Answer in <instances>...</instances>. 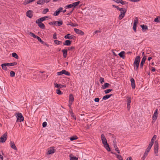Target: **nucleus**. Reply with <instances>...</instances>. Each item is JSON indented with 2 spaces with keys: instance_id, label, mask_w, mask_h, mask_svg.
Instances as JSON below:
<instances>
[{
  "instance_id": "2",
  "label": "nucleus",
  "mask_w": 160,
  "mask_h": 160,
  "mask_svg": "<svg viewBox=\"0 0 160 160\" xmlns=\"http://www.w3.org/2000/svg\"><path fill=\"white\" fill-rule=\"evenodd\" d=\"M120 11V14L119 15L118 18L119 20L122 19L125 16V14L127 11V10L124 8L122 10Z\"/></svg>"
},
{
  "instance_id": "34",
  "label": "nucleus",
  "mask_w": 160,
  "mask_h": 160,
  "mask_svg": "<svg viewBox=\"0 0 160 160\" xmlns=\"http://www.w3.org/2000/svg\"><path fill=\"white\" fill-rule=\"evenodd\" d=\"M154 21L155 22H160V17H158L156 18L154 20Z\"/></svg>"
},
{
  "instance_id": "32",
  "label": "nucleus",
  "mask_w": 160,
  "mask_h": 160,
  "mask_svg": "<svg viewBox=\"0 0 160 160\" xmlns=\"http://www.w3.org/2000/svg\"><path fill=\"white\" fill-rule=\"evenodd\" d=\"M141 26L142 29L143 30H147L148 29V27L147 25H141Z\"/></svg>"
},
{
  "instance_id": "15",
  "label": "nucleus",
  "mask_w": 160,
  "mask_h": 160,
  "mask_svg": "<svg viewBox=\"0 0 160 160\" xmlns=\"http://www.w3.org/2000/svg\"><path fill=\"white\" fill-rule=\"evenodd\" d=\"M71 41L69 40H66L63 43L64 45L69 46L71 45Z\"/></svg>"
},
{
  "instance_id": "29",
  "label": "nucleus",
  "mask_w": 160,
  "mask_h": 160,
  "mask_svg": "<svg viewBox=\"0 0 160 160\" xmlns=\"http://www.w3.org/2000/svg\"><path fill=\"white\" fill-rule=\"evenodd\" d=\"M131 101V98H128L127 99V104L128 105H130Z\"/></svg>"
},
{
  "instance_id": "14",
  "label": "nucleus",
  "mask_w": 160,
  "mask_h": 160,
  "mask_svg": "<svg viewBox=\"0 0 160 160\" xmlns=\"http://www.w3.org/2000/svg\"><path fill=\"white\" fill-rule=\"evenodd\" d=\"M54 86L55 87L58 88L66 87V86L64 85L58 84L57 83H54Z\"/></svg>"
},
{
  "instance_id": "43",
  "label": "nucleus",
  "mask_w": 160,
  "mask_h": 160,
  "mask_svg": "<svg viewBox=\"0 0 160 160\" xmlns=\"http://www.w3.org/2000/svg\"><path fill=\"white\" fill-rule=\"evenodd\" d=\"M56 91V92L58 94L61 95L62 94V92L60 91L59 89H57Z\"/></svg>"
},
{
  "instance_id": "25",
  "label": "nucleus",
  "mask_w": 160,
  "mask_h": 160,
  "mask_svg": "<svg viewBox=\"0 0 160 160\" xmlns=\"http://www.w3.org/2000/svg\"><path fill=\"white\" fill-rule=\"evenodd\" d=\"M39 27L42 29H45V26L43 23H41L40 24H38Z\"/></svg>"
},
{
  "instance_id": "19",
  "label": "nucleus",
  "mask_w": 160,
  "mask_h": 160,
  "mask_svg": "<svg viewBox=\"0 0 160 160\" xmlns=\"http://www.w3.org/2000/svg\"><path fill=\"white\" fill-rule=\"evenodd\" d=\"M125 52L122 51L121 52H120V53H119L118 55L120 57L122 58H124V55H125Z\"/></svg>"
},
{
  "instance_id": "11",
  "label": "nucleus",
  "mask_w": 160,
  "mask_h": 160,
  "mask_svg": "<svg viewBox=\"0 0 160 160\" xmlns=\"http://www.w3.org/2000/svg\"><path fill=\"white\" fill-rule=\"evenodd\" d=\"M54 25L56 26H60L62 24L63 22L62 21H55Z\"/></svg>"
},
{
  "instance_id": "5",
  "label": "nucleus",
  "mask_w": 160,
  "mask_h": 160,
  "mask_svg": "<svg viewBox=\"0 0 160 160\" xmlns=\"http://www.w3.org/2000/svg\"><path fill=\"white\" fill-rule=\"evenodd\" d=\"M74 98L73 97V95L72 94H71L69 95V104L68 106L70 108L71 105L72 104V102L74 101Z\"/></svg>"
},
{
  "instance_id": "18",
  "label": "nucleus",
  "mask_w": 160,
  "mask_h": 160,
  "mask_svg": "<svg viewBox=\"0 0 160 160\" xmlns=\"http://www.w3.org/2000/svg\"><path fill=\"white\" fill-rule=\"evenodd\" d=\"M55 152V150L53 148H52V149L49 150L48 151V154L49 155L50 154H52Z\"/></svg>"
},
{
  "instance_id": "45",
  "label": "nucleus",
  "mask_w": 160,
  "mask_h": 160,
  "mask_svg": "<svg viewBox=\"0 0 160 160\" xmlns=\"http://www.w3.org/2000/svg\"><path fill=\"white\" fill-rule=\"evenodd\" d=\"M15 73L13 71H11L10 72V76L11 77H13L15 76Z\"/></svg>"
},
{
  "instance_id": "41",
  "label": "nucleus",
  "mask_w": 160,
  "mask_h": 160,
  "mask_svg": "<svg viewBox=\"0 0 160 160\" xmlns=\"http://www.w3.org/2000/svg\"><path fill=\"white\" fill-rule=\"evenodd\" d=\"M60 12H59V11L58 9L57 10H56L54 12L53 15L55 16H58L59 13Z\"/></svg>"
},
{
  "instance_id": "17",
  "label": "nucleus",
  "mask_w": 160,
  "mask_h": 160,
  "mask_svg": "<svg viewBox=\"0 0 160 160\" xmlns=\"http://www.w3.org/2000/svg\"><path fill=\"white\" fill-rule=\"evenodd\" d=\"M7 66V63H3L1 65L2 69L4 70H7V68L6 67Z\"/></svg>"
},
{
  "instance_id": "55",
  "label": "nucleus",
  "mask_w": 160,
  "mask_h": 160,
  "mask_svg": "<svg viewBox=\"0 0 160 160\" xmlns=\"http://www.w3.org/2000/svg\"><path fill=\"white\" fill-rule=\"evenodd\" d=\"M131 86L132 89H134L135 88V83H131Z\"/></svg>"
},
{
  "instance_id": "63",
  "label": "nucleus",
  "mask_w": 160,
  "mask_h": 160,
  "mask_svg": "<svg viewBox=\"0 0 160 160\" xmlns=\"http://www.w3.org/2000/svg\"><path fill=\"white\" fill-rule=\"evenodd\" d=\"M131 83H135V81L133 78H132L130 80Z\"/></svg>"
},
{
  "instance_id": "48",
  "label": "nucleus",
  "mask_w": 160,
  "mask_h": 160,
  "mask_svg": "<svg viewBox=\"0 0 160 160\" xmlns=\"http://www.w3.org/2000/svg\"><path fill=\"white\" fill-rule=\"evenodd\" d=\"M99 81L100 83L102 84L104 82V78L102 77L100 78Z\"/></svg>"
},
{
  "instance_id": "35",
  "label": "nucleus",
  "mask_w": 160,
  "mask_h": 160,
  "mask_svg": "<svg viewBox=\"0 0 160 160\" xmlns=\"http://www.w3.org/2000/svg\"><path fill=\"white\" fill-rule=\"evenodd\" d=\"M48 18V16H45L40 18V20L42 22L46 20L47 18Z\"/></svg>"
},
{
  "instance_id": "6",
  "label": "nucleus",
  "mask_w": 160,
  "mask_h": 160,
  "mask_svg": "<svg viewBox=\"0 0 160 160\" xmlns=\"http://www.w3.org/2000/svg\"><path fill=\"white\" fill-rule=\"evenodd\" d=\"M101 139L102 141V143L103 144H107V139L103 134H102L101 136Z\"/></svg>"
},
{
  "instance_id": "60",
  "label": "nucleus",
  "mask_w": 160,
  "mask_h": 160,
  "mask_svg": "<svg viewBox=\"0 0 160 160\" xmlns=\"http://www.w3.org/2000/svg\"><path fill=\"white\" fill-rule=\"evenodd\" d=\"M68 25H70L72 26L75 27L77 25L76 24H74L73 23H72L71 24H67Z\"/></svg>"
},
{
  "instance_id": "13",
  "label": "nucleus",
  "mask_w": 160,
  "mask_h": 160,
  "mask_svg": "<svg viewBox=\"0 0 160 160\" xmlns=\"http://www.w3.org/2000/svg\"><path fill=\"white\" fill-rule=\"evenodd\" d=\"M10 145L11 148L15 150H17V149L16 147L14 142H10Z\"/></svg>"
},
{
  "instance_id": "1",
  "label": "nucleus",
  "mask_w": 160,
  "mask_h": 160,
  "mask_svg": "<svg viewBox=\"0 0 160 160\" xmlns=\"http://www.w3.org/2000/svg\"><path fill=\"white\" fill-rule=\"evenodd\" d=\"M140 59L141 58L139 56H137L135 59L133 64L135 70L138 71V70Z\"/></svg>"
},
{
  "instance_id": "50",
  "label": "nucleus",
  "mask_w": 160,
  "mask_h": 160,
  "mask_svg": "<svg viewBox=\"0 0 160 160\" xmlns=\"http://www.w3.org/2000/svg\"><path fill=\"white\" fill-rule=\"evenodd\" d=\"M72 7V4H70L69 5H67L65 7V8H70Z\"/></svg>"
},
{
  "instance_id": "51",
  "label": "nucleus",
  "mask_w": 160,
  "mask_h": 160,
  "mask_svg": "<svg viewBox=\"0 0 160 160\" xmlns=\"http://www.w3.org/2000/svg\"><path fill=\"white\" fill-rule=\"evenodd\" d=\"M40 18L37 20L36 21V23L38 24L41 23L42 22H41V20H40Z\"/></svg>"
},
{
  "instance_id": "49",
  "label": "nucleus",
  "mask_w": 160,
  "mask_h": 160,
  "mask_svg": "<svg viewBox=\"0 0 160 160\" xmlns=\"http://www.w3.org/2000/svg\"><path fill=\"white\" fill-rule=\"evenodd\" d=\"M121 3L122 5H127L128 4V3L127 2L125 1H123L122 0V1L121 2Z\"/></svg>"
},
{
  "instance_id": "31",
  "label": "nucleus",
  "mask_w": 160,
  "mask_h": 160,
  "mask_svg": "<svg viewBox=\"0 0 160 160\" xmlns=\"http://www.w3.org/2000/svg\"><path fill=\"white\" fill-rule=\"evenodd\" d=\"M12 56L17 59L18 58V56L17 54L16 53L14 52L12 54Z\"/></svg>"
},
{
  "instance_id": "24",
  "label": "nucleus",
  "mask_w": 160,
  "mask_h": 160,
  "mask_svg": "<svg viewBox=\"0 0 160 160\" xmlns=\"http://www.w3.org/2000/svg\"><path fill=\"white\" fill-rule=\"evenodd\" d=\"M45 0H39L37 3L38 4L42 5L45 3Z\"/></svg>"
},
{
  "instance_id": "9",
  "label": "nucleus",
  "mask_w": 160,
  "mask_h": 160,
  "mask_svg": "<svg viewBox=\"0 0 160 160\" xmlns=\"http://www.w3.org/2000/svg\"><path fill=\"white\" fill-rule=\"evenodd\" d=\"M158 109H156L155 110L152 116L153 120H155L156 119H157L158 117Z\"/></svg>"
},
{
  "instance_id": "10",
  "label": "nucleus",
  "mask_w": 160,
  "mask_h": 160,
  "mask_svg": "<svg viewBox=\"0 0 160 160\" xmlns=\"http://www.w3.org/2000/svg\"><path fill=\"white\" fill-rule=\"evenodd\" d=\"M74 37V36L71 35L70 34H68L67 35H66L64 36V38L65 39H73Z\"/></svg>"
},
{
  "instance_id": "12",
  "label": "nucleus",
  "mask_w": 160,
  "mask_h": 160,
  "mask_svg": "<svg viewBox=\"0 0 160 160\" xmlns=\"http://www.w3.org/2000/svg\"><path fill=\"white\" fill-rule=\"evenodd\" d=\"M32 12V11L31 10L28 11L26 12L27 16L30 18H31L33 16V14Z\"/></svg>"
},
{
  "instance_id": "27",
  "label": "nucleus",
  "mask_w": 160,
  "mask_h": 160,
  "mask_svg": "<svg viewBox=\"0 0 160 160\" xmlns=\"http://www.w3.org/2000/svg\"><path fill=\"white\" fill-rule=\"evenodd\" d=\"M62 72L63 74H65V75L67 76H70V73L66 71L65 70H62Z\"/></svg>"
},
{
  "instance_id": "28",
  "label": "nucleus",
  "mask_w": 160,
  "mask_h": 160,
  "mask_svg": "<svg viewBox=\"0 0 160 160\" xmlns=\"http://www.w3.org/2000/svg\"><path fill=\"white\" fill-rule=\"evenodd\" d=\"M117 157V158L119 160H123V158L121 155H118L116 153H114Z\"/></svg>"
},
{
  "instance_id": "38",
  "label": "nucleus",
  "mask_w": 160,
  "mask_h": 160,
  "mask_svg": "<svg viewBox=\"0 0 160 160\" xmlns=\"http://www.w3.org/2000/svg\"><path fill=\"white\" fill-rule=\"evenodd\" d=\"M156 138H157V136L156 135H154L153 136V138H152L151 139V142L152 143H153L154 142V141L155 140Z\"/></svg>"
},
{
  "instance_id": "30",
  "label": "nucleus",
  "mask_w": 160,
  "mask_h": 160,
  "mask_svg": "<svg viewBox=\"0 0 160 160\" xmlns=\"http://www.w3.org/2000/svg\"><path fill=\"white\" fill-rule=\"evenodd\" d=\"M153 143H152L151 142H150V143H149V145L148 146V148H147V150H150L152 146V145L153 144Z\"/></svg>"
},
{
  "instance_id": "33",
  "label": "nucleus",
  "mask_w": 160,
  "mask_h": 160,
  "mask_svg": "<svg viewBox=\"0 0 160 160\" xmlns=\"http://www.w3.org/2000/svg\"><path fill=\"white\" fill-rule=\"evenodd\" d=\"M114 148H115V150L118 153H120V151L119 150L118 148L117 145H115L113 146Z\"/></svg>"
},
{
  "instance_id": "54",
  "label": "nucleus",
  "mask_w": 160,
  "mask_h": 160,
  "mask_svg": "<svg viewBox=\"0 0 160 160\" xmlns=\"http://www.w3.org/2000/svg\"><path fill=\"white\" fill-rule=\"evenodd\" d=\"M57 74L58 75H59V76L63 74V72H62V70L61 71H60L59 72H58L57 73Z\"/></svg>"
},
{
  "instance_id": "20",
  "label": "nucleus",
  "mask_w": 160,
  "mask_h": 160,
  "mask_svg": "<svg viewBox=\"0 0 160 160\" xmlns=\"http://www.w3.org/2000/svg\"><path fill=\"white\" fill-rule=\"evenodd\" d=\"M112 95V94H111L110 95H107L103 97L102 99L104 100H105L107 99H108L110 98Z\"/></svg>"
},
{
  "instance_id": "8",
  "label": "nucleus",
  "mask_w": 160,
  "mask_h": 160,
  "mask_svg": "<svg viewBox=\"0 0 160 160\" xmlns=\"http://www.w3.org/2000/svg\"><path fill=\"white\" fill-rule=\"evenodd\" d=\"M146 59V57L144 56L142 59V61L140 64V68H142L143 65V64L145 62Z\"/></svg>"
},
{
  "instance_id": "16",
  "label": "nucleus",
  "mask_w": 160,
  "mask_h": 160,
  "mask_svg": "<svg viewBox=\"0 0 160 160\" xmlns=\"http://www.w3.org/2000/svg\"><path fill=\"white\" fill-rule=\"evenodd\" d=\"M103 145L104 148L108 151L109 152L110 151V148L109 147V146L108 144V143H107V144H103Z\"/></svg>"
},
{
  "instance_id": "64",
  "label": "nucleus",
  "mask_w": 160,
  "mask_h": 160,
  "mask_svg": "<svg viewBox=\"0 0 160 160\" xmlns=\"http://www.w3.org/2000/svg\"><path fill=\"white\" fill-rule=\"evenodd\" d=\"M58 9L59 11V12H62V11L63 8H62L60 7Z\"/></svg>"
},
{
  "instance_id": "53",
  "label": "nucleus",
  "mask_w": 160,
  "mask_h": 160,
  "mask_svg": "<svg viewBox=\"0 0 160 160\" xmlns=\"http://www.w3.org/2000/svg\"><path fill=\"white\" fill-rule=\"evenodd\" d=\"M30 2H29V0H26L24 1L23 2V4L24 5H26L28 3H29Z\"/></svg>"
},
{
  "instance_id": "40",
  "label": "nucleus",
  "mask_w": 160,
  "mask_h": 160,
  "mask_svg": "<svg viewBox=\"0 0 160 160\" xmlns=\"http://www.w3.org/2000/svg\"><path fill=\"white\" fill-rule=\"evenodd\" d=\"M77 139H78V137H77V136H75L72 137H71L70 138V140L71 141H72L74 140Z\"/></svg>"
},
{
  "instance_id": "62",
  "label": "nucleus",
  "mask_w": 160,
  "mask_h": 160,
  "mask_svg": "<svg viewBox=\"0 0 160 160\" xmlns=\"http://www.w3.org/2000/svg\"><path fill=\"white\" fill-rule=\"evenodd\" d=\"M99 99L98 98H96L94 99V101L95 102H99Z\"/></svg>"
},
{
  "instance_id": "58",
  "label": "nucleus",
  "mask_w": 160,
  "mask_h": 160,
  "mask_svg": "<svg viewBox=\"0 0 160 160\" xmlns=\"http://www.w3.org/2000/svg\"><path fill=\"white\" fill-rule=\"evenodd\" d=\"M115 2H116L117 3H120L122 1V0H113Z\"/></svg>"
},
{
  "instance_id": "59",
  "label": "nucleus",
  "mask_w": 160,
  "mask_h": 160,
  "mask_svg": "<svg viewBox=\"0 0 160 160\" xmlns=\"http://www.w3.org/2000/svg\"><path fill=\"white\" fill-rule=\"evenodd\" d=\"M47 125V123L46 122H44L42 123V126L43 127H45Z\"/></svg>"
},
{
  "instance_id": "26",
  "label": "nucleus",
  "mask_w": 160,
  "mask_h": 160,
  "mask_svg": "<svg viewBox=\"0 0 160 160\" xmlns=\"http://www.w3.org/2000/svg\"><path fill=\"white\" fill-rule=\"evenodd\" d=\"M109 85V84L108 83H105L102 86V88L103 89H105L106 88H108Z\"/></svg>"
},
{
  "instance_id": "23",
  "label": "nucleus",
  "mask_w": 160,
  "mask_h": 160,
  "mask_svg": "<svg viewBox=\"0 0 160 160\" xmlns=\"http://www.w3.org/2000/svg\"><path fill=\"white\" fill-rule=\"evenodd\" d=\"M8 66H13L16 65L17 64V63L16 62H13L12 63H7Z\"/></svg>"
},
{
  "instance_id": "47",
  "label": "nucleus",
  "mask_w": 160,
  "mask_h": 160,
  "mask_svg": "<svg viewBox=\"0 0 160 160\" xmlns=\"http://www.w3.org/2000/svg\"><path fill=\"white\" fill-rule=\"evenodd\" d=\"M112 90V89H108L104 91V92L105 93H108L111 92Z\"/></svg>"
},
{
  "instance_id": "37",
  "label": "nucleus",
  "mask_w": 160,
  "mask_h": 160,
  "mask_svg": "<svg viewBox=\"0 0 160 160\" xmlns=\"http://www.w3.org/2000/svg\"><path fill=\"white\" fill-rule=\"evenodd\" d=\"M149 151L150 150H148L146 149L145 152H144V153L143 157H146V156H147V155H148V153L149 152Z\"/></svg>"
},
{
  "instance_id": "61",
  "label": "nucleus",
  "mask_w": 160,
  "mask_h": 160,
  "mask_svg": "<svg viewBox=\"0 0 160 160\" xmlns=\"http://www.w3.org/2000/svg\"><path fill=\"white\" fill-rule=\"evenodd\" d=\"M53 38L54 39H57V34L56 33H55L54 34L53 36Z\"/></svg>"
},
{
  "instance_id": "21",
  "label": "nucleus",
  "mask_w": 160,
  "mask_h": 160,
  "mask_svg": "<svg viewBox=\"0 0 160 160\" xmlns=\"http://www.w3.org/2000/svg\"><path fill=\"white\" fill-rule=\"evenodd\" d=\"M80 3V1H78L77 2H75L72 4V7L75 8L76 6H78Z\"/></svg>"
},
{
  "instance_id": "3",
  "label": "nucleus",
  "mask_w": 160,
  "mask_h": 160,
  "mask_svg": "<svg viewBox=\"0 0 160 160\" xmlns=\"http://www.w3.org/2000/svg\"><path fill=\"white\" fill-rule=\"evenodd\" d=\"M17 122H21L24 120V117L21 113L18 112L17 114Z\"/></svg>"
},
{
  "instance_id": "39",
  "label": "nucleus",
  "mask_w": 160,
  "mask_h": 160,
  "mask_svg": "<svg viewBox=\"0 0 160 160\" xmlns=\"http://www.w3.org/2000/svg\"><path fill=\"white\" fill-rule=\"evenodd\" d=\"M158 147L157 146H154V153H157L158 152Z\"/></svg>"
},
{
  "instance_id": "56",
  "label": "nucleus",
  "mask_w": 160,
  "mask_h": 160,
  "mask_svg": "<svg viewBox=\"0 0 160 160\" xmlns=\"http://www.w3.org/2000/svg\"><path fill=\"white\" fill-rule=\"evenodd\" d=\"M75 49V47H69L68 48V50H72L73 49Z\"/></svg>"
},
{
  "instance_id": "7",
  "label": "nucleus",
  "mask_w": 160,
  "mask_h": 160,
  "mask_svg": "<svg viewBox=\"0 0 160 160\" xmlns=\"http://www.w3.org/2000/svg\"><path fill=\"white\" fill-rule=\"evenodd\" d=\"M74 31L77 34H80L81 35H84V32L80 30L77 28L74 29Z\"/></svg>"
},
{
  "instance_id": "46",
  "label": "nucleus",
  "mask_w": 160,
  "mask_h": 160,
  "mask_svg": "<svg viewBox=\"0 0 160 160\" xmlns=\"http://www.w3.org/2000/svg\"><path fill=\"white\" fill-rule=\"evenodd\" d=\"M78 158L74 157H70V160H78Z\"/></svg>"
},
{
  "instance_id": "22",
  "label": "nucleus",
  "mask_w": 160,
  "mask_h": 160,
  "mask_svg": "<svg viewBox=\"0 0 160 160\" xmlns=\"http://www.w3.org/2000/svg\"><path fill=\"white\" fill-rule=\"evenodd\" d=\"M62 52L63 53V57L66 58L67 57V50L66 49H63L62 50Z\"/></svg>"
},
{
  "instance_id": "57",
  "label": "nucleus",
  "mask_w": 160,
  "mask_h": 160,
  "mask_svg": "<svg viewBox=\"0 0 160 160\" xmlns=\"http://www.w3.org/2000/svg\"><path fill=\"white\" fill-rule=\"evenodd\" d=\"M136 27H137L136 25H133V29L135 32H136Z\"/></svg>"
},
{
  "instance_id": "42",
  "label": "nucleus",
  "mask_w": 160,
  "mask_h": 160,
  "mask_svg": "<svg viewBox=\"0 0 160 160\" xmlns=\"http://www.w3.org/2000/svg\"><path fill=\"white\" fill-rule=\"evenodd\" d=\"M54 42L57 45L60 44V43L62 42H61L57 40H55L54 41Z\"/></svg>"
},
{
  "instance_id": "52",
  "label": "nucleus",
  "mask_w": 160,
  "mask_h": 160,
  "mask_svg": "<svg viewBox=\"0 0 160 160\" xmlns=\"http://www.w3.org/2000/svg\"><path fill=\"white\" fill-rule=\"evenodd\" d=\"M48 11H49V10L48 8L45 9L43 11V13L44 14L46 13L47 12H48Z\"/></svg>"
},
{
  "instance_id": "36",
  "label": "nucleus",
  "mask_w": 160,
  "mask_h": 160,
  "mask_svg": "<svg viewBox=\"0 0 160 160\" xmlns=\"http://www.w3.org/2000/svg\"><path fill=\"white\" fill-rule=\"evenodd\" d=\"M29 34L34 38H37L38 36L35 35V34L32 32H30Z\"/></svg>"
},
{
  "instance_id": "4",
  "label": "nucleus",
  "mask_w": 160,
  "mask_h": 160,
  "mask_svg": "<svg viewBox=\"0 0 160 160\" xmlns=\"http://www.w3.org/2000/svg\"><path fill=\"white\" fill-rule=\"evenodd\" d=\"M8 138L7 133L6 132L0 138V142H4Z\"/></svg>"
},
{
  "instance_id": "44",
  "label": "nucleus",
  "mask_w": 160,
  "mask_h": 160,
  "mask_svg": "<svg viewBox=\"0 0 160 160\" xmlns=\"http://www.w3.org/2000/svg\"><path fill=\"white\" fill-rule=\"evenodd\" d=\"M36 38H37L38 39V41H39L42 43V44L44 43V42L43 41H42L40 37L38 36Z\"/></svg>"
}]
</instances>
